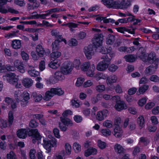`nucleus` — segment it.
<instances>
[{"label": "nucleus", "instance_id": "obj_1", "mask_svg": "<svg viewBox=\"0 0 159 159\" xmlns=\"http://www.w3.org/2000/svg\"><path fill=\"white\" fill-rule=\"evenodd\" d=\"M101 59L102 60L97 64L96 69L98 71H104L108 69L111 59L107 55L102 56Z\"/></svg>", "mask_w": 159, "mask_h": 159}, {"label": "nucleus", "instance_id": "obj_2", "mask_svg": "<svg viewBox=\"0 0 159 159\" xmlns=\"http://www.w3.org/2000/svg\"><path fill=\"white\" fill-rule=\"evenodd\" d=\"M6 76L7 77L8 82L14 86L16 88H20L22 87V84L19 80L18 76L15 74L11 73L7 74Z\"/></svg>", "mask_w": 159, "mask_h": 159}, {"label": "nucleus", "instance_id": "obj_3", "mask_svg": "<svg viewBox=\"0 0 159 159\" xmlns=\"http://www.w3.org/2000/svg\"><path fill=\"white\" fill-rule=\"evenodd\" d=\"M50 140L46 138H43V143H42L43 147L47 150L49 151L51 150L52 147H57V140L53 136Z\"/></svg>", "mask_w": 159, "mask_h": 159}, {"label": "nucleus", "instance_id": "obj_4", "mask_svg": "<svg viewBox=\"0 0 159 159\" xmlns=\"http://www.w3.org/2000/svg\"><path fill=\"white\" fill-rule=\"evenodd\" d=\"M73 69L72 62L70 61H66L63 63L60 70L63 74L67 75L71 73Z\"/></svg>", "mask_w": 159, "mask_h": 159}, {"label": "nucleus", "instance_id": "obj_5", "mask_svg": "<svg viewBox=\"0 0 159 159\" xmlns=\"http://www.w3.org/2000/svg\"><path fill=\"white\" fill-rule=\"evenodd\" d=\"M131 0H116V9L127 8L131 5Z\"/></svg>", "mask_w": 159, "mask_h": 159}, {"label": "nucleus", "instance_id": "obj_6", "mask_svg": "<svg viewBox=\"0 0 159 159\" xmlns=\"http://www.w3.org/2000/svg\"><path fill=\"white\" fill-rule=\"evenodd\" d=\"M37 53L39 57H43L44 55L47 56L50 53V51L48 48L44 49L41 45H37L36 48Z\"/></svg>", "mask_w": 159, "mask_h": 159}, {"label": "nucleus", "instance_id": "obj_7", "mask_svg": "<svg viewBox=\"0 0 159 159\" xmlns=\"http://www.w3.org/2000/svg\"><path fill=\"white\" fill-rule=\"evenodd\" d=\"M103 36L102 34L96 35L93 39L92 41L93 45L97 48L102 45V43Z\"/></svg>", "mask_w": 159, "mask_h": 159}, {"label": "nucleus", "instance_id": "obj_8", "mask_svg": "<svg viewBox=\"0 0 159 159\" xmlns=\"http://www.w3.org/2000/svg\"><path fill=\"white\" fill-rule=\"evenodd\" d=\"M29 135L30 136H32L34 138L32 141L34 143L36 142V140H40L42 138L38 132V130L37 129L30 130L29 131Z\"/></svg>", "mask_w": 159, "mask_h": 159}, {"label": "nucleus", "instance_id": "obj_9", "mask_svg": "<svg viewBox=\"0 0 159 159\" xmlns=\"http://www.w3.org/2000/svg\"><path fill=\"white\" fill-rule=\"evenodd\" d=\"M114 107L117 111H120L127 108V105L123 101H119L116 102Z\"/></svg>", "mask_w": 159, "mask_h": 159}, {"label": "nucleus", "instance_id": "obj_10", "mask_svg": "<svg viewBox=\"0 0 159 159\" xmlns=\"http://www.w3.org/2000/svg\"><path fill=\"white\" fill-rule=\"evenodd\" d=\"M84 52L87 59H91L92 56L94 54V51L92 46H89L85 47L84 49Z\"/></svg>", "mask_w": 159, "mask_h": 159}, {"label": "nucleus", "instance_id": "obj_11", "mask_svg": "<svg viewBox=\"0 0 159 159\" xmlns=\"http://www.w3.org/2000/svg\"><path fill=\"white\" fill-rule=\"evenodd\" d=\"M108 112L106 110H103L97 112L96 116L97 119L99 121H102L108 115Z\"/></svg>", "mask_w": 159, "mask_h": 159}, {"label": "nucleus", "instance_id": "obj_12", "mask_svg": "<svg viewBox=\"0 0 159 159\" xmlns=\"http://www.w3.org/2000/svg\"><path fill=\"white\" fill-rule=\"evenodd\" d=\"M113 134L116 138L120 139L123 135V130L120 126H115Z\"/></svg>", "mask_w": 159, "mask_h": 159}, {"label": "nucleus", "instance_id": "obj_13", "mask_svg": "<svg viewBox=\"0 0 159 159\" xmlns=\"http://www.w3.org/2000/svg\"><path fill=\"white\" fill-rule=\"evenodd\" d=\"M102 3L108 8L116 9V1L114 0H102Z\"/></svg>", "mask_w": 159, "mask_h": 159}, {"label": "nucleus", "instance_id": "obj_14", "mask_svg": "<svg viewBox=\"0 0 159 159\" xmlns=\"http://www.w3.org/2000/svg\"><path fill=\"white\" fill-rule=\"evenodd\" d=\"M22 101L21 102V106L23 107H25L27 105L28 101L30 99V94L26 91L22 92Z\"/></svg>", "mask_w": 159, "mask_h": 159}, {"label": "nucleus", "instance_id": "obj_15", "mask_svg": "<svg viewBox=\"0 0 159 159\" xmlns=\"http://www.w3.org/2000/svg\"><path fill=\"white\" fill-rule=\"evenodd\" d=\"M157 67V64H152L146 69L145 71V74L147 75H149L153 74L156 71Z\"/></svg>", "mask_w": 159, "mask_h": 159}, {"label": "nucleus", "instance_id": "obj_16", "mask_svg": "<svg viewBox=\"0 0 159 159\" xmlns=\"http://www.w3.org/2000/svg\"><path fill=\"white\" fill-rule=\"evenodd\" d=\"M11 46L12 48L15 49H19L22 46L21 41L18 39H14L12 41Z\"/></svg>", "mask_w": 159, "mask_h": 159}, {"label": "nucleus", "instance_id": "obj_17", "mask_svg": "<svg viewBox=\"0 0 159 159\" xmlns=\"http://www.w3.org/2000/svg\"><path fill=\"white\" fill-rule=\"evenodd\" d=\"M22 84L25 88H29L32 86L33 81L31 79L26 78L22 79Z\"/></svg>", "mask_w": 159, "mask_h": 159}, {"label": "nucleus", "instance_id": "obj_18", "mask_svg": "<svg viewBox=\"0 0 159 159\" xmlns=\"http://www.w3.org/2000/svg\"><path fill=\"white\" fill-rule=\"evenodd\" d=\"M97 152V149L93 147H90L85 151L84 155L86 157H88L91 155L96 154Z\"/></svg>", "mask_w": 159, "mask_h": 159}, {"label": "nucleus", "instance_id": "obj_19", "mask_svg": "<svg viewBox=\"0 0 159 159\" xmlns=\"http://www.w3.org/2000/svg\"><path fill=\"white\" fill-rule=\"evenodd\" d=\"M31 98L35 102H39L42 100L43 97L41 94L34 92L32 93Z\"/></svg>", "mask_w": 159, "mask_h": 159}, {"label": "nucleus", "instance_id": "obj_20", "mask_svg": "<svg viewBox=\"0 0 159 159\" xmlns=\"http://www.w3.org/2000/svg\"><path fill=\"white\" fill-rule=\"evenodd\" d=\"M61 65L60 61L59 60H54L51 61L48 64L49 67L54 69L58 68Z\"/></svg>", "mask_w": 159, "mask_h": 159}, {"label": "nucleus", "instance_id": "obj_21", "mask_svg": "<svg viewBox=\"0 0 159 159\" xmlns=\"http://www.w3.org/2000/svg\"><path fill=\"white\" fill-rule=\"evenodd\" d=\"M137 123L139 128L141 129L145 126V119L143 115H140L137 118Z\"/></svg>", "mask_w": 159, "mask_h": 159}, {"label": "nucleus", "instance_id": "obj_22", "mask_svg": "<svg viewBox=\"0 0 159 159\" xmlns=\"http://www.w3.org/2000/svg\"><path fill=\"white\" fill-rule=\"evenodd\" d=\"M65 74L60 70L59 71H56L54 74V78L57 81H61L64 80L65 77Z\"/></svg>", "mask_w": 159, "mask_h": 159}, {"label": "nucleus", "instance_id": "obj_23", "mask_svg": "<svg viewBox=\"0 0 159 159\" xmlns=\"http://www.w3.org/2000/svg\"><path fill=\"white\" fill-rule=\"evenodd\" d=\"M147 60L150 63L154 62V64H157L158 62V59L156 58L155 54L154 53H151L148 55V57H147Z\"/></svg>", "mask_w": 159, "mask_h": 159}, {"label": "nucleus", "instance_id": "obj_24", "mask_svg": "<svg viewBox=\"0 0 159 159\" xmlns=\"http://www.w3.org/2000/svg\"><path fill=\"white\" fill-rule=\"evenodd\" d=\"M22 92L19 90H18L15 92L14 97L15 100L17 103L20 102L21 105L22 101Z\"/></svg>", "mask_w": 159, "mask_h": 159}, {"label": "nucleus", "instance_id": "obj_25", "mask_svg": "<svg viewBox=\"0 0 159 159\" xmlns=\"http://www.w3.org/2000/svg\"><path fill=\"white\" fill-rule=\"evenodd\" d=\"M149 86L148 85L145 84L140 87L136 94L138 95L143 94L148 89Z\"/></svg>", "mask_w": 159, "mask_h": 159}, {"label": "nucleus", "instance_id": "obj_26", "mask_svg": "<svg viewBox=\"0 0 159 159\" xmlns=\"http://www.w3.org/2000/svg\"><path fill=\"white\" fill-rule=\"evenodd\" d=\"M116 29L118 32L121 33H124L125 31L128 32V33L131 34H134L135 33V29H133L131 30L127 29L125 27H121L116 28Z\"/></svg>", "mask_w": 159, "mask_h": 159}, {"label": "nucleus", "instance_id": "obj_27", "mask_svg": "<svg viewBox=\"0 0 159 159\" xmlns=\"http://www.w3.org/2000/svg\"><path fill=\"white\" fill-rule=\"evenodd\" d=\"M95 70V66L94 64H92L89 69L86 71V75L88 76L93 77L95 74L94 71Z\"/></svg>", "mask_w": 159, "mask_h": 159}, {"label": "nucleus", "instance_id": "obj_28", "mask_svg": "<svg viewBox=\"0 0 159 159\" xmlns=\"http://www.w3.org/2000/svg\"><path fill=\"white\" fill-rule=\"evenodd\" d=\"M138 55L143 61H147V56L145 53V51L143 48H141L139 49V52L138 53Z\"/></svg>", "mask_w": 159, "mask_h": 159}, {"label": "nucleus", "instance_id": "obj_29", "mask_svg": "<svg viewBox=\"0 0 159 159\" xmlns=\"http://www.w3.org/2000/svg\"><path fill=\"white\" fill-rule=\"evenodd\" d=\"M29 67L30 69L28 70V73L30 76L35 77L39 75V71L32 68V67L30 66H29Z\"/></svg>", "mask_w": 159, "mask_h": 159}, {"label": "nucleus", "instance_id": "obj_30", "mask_svg": "<svg viewBox=\"0 0 159 159\" xmlns=\"http://www.w3.org/2000/svg\"><path fill=\"white\" fill-rule=\"evenodd\" d=\"M112 134L111 130L108 129L104 128L100 130V134L102 136L107 137L110 136Z\"/></svg>", "mask_w": 159, "mask_h": 159}, {"label": "nucleus", "instance_id": "obj_31", "mask_svg": "<svg viewBox=\"0 0 159 159\" xmlns=\"http://www.w3.org/2000/svg\"><path fill=\"white\" fill-rule=\"evenodd\" d=\"M27 131L25 129H21L17 132V136L21 139H25L27 136Z\"/></svg>", "mask_w": 159, "mask_h": 159}, {"label": "nucleus", "instance_id": "obj_32", "mask_svg": "<svg viewBox=\"0 0 159 159\" xmlns=\"http://www.w3.org/2000/svg\"><path fill=\"white\" fill-rule=\"evenodd\" d=\"M53 91L52 88H51L50 90L47 91L45 93V95L43 97V99L46 101L49 100L54 95Z\"/></svg>", "mask_w": 159, "mask_h": 159}, {"label": "nucleus", "instance_id": "obj_33", "mask_svg": "<svg viewBox=\"0 0 159 159\" xmlns=\"http://www.w3.org/2000/svg\"><path fill=\"white\" fill-rule=\"evenodd\" d=\"M60 119L62 123L67 126H71L73 125L72 121L70 119L68 118H64L62 117H60Z\"/></svg>", "mask_w": 159, "mask_h": 159}, {"label": "nucleus", "instance_id": "obj_34", "mask_svg": "<svg viewBox=\"0 0 159 159\" xmlns=\"http://www.w3.org/2000/svg\"><path fill=\"white\" fill-rule=\"evenodd\" d=\"M114 148L115 152L119 154L123 153L125 151V149L123 147L118 143L115 144Z\"/></svg>", "mask_w": 159, "mask_h": 159}, {"label": "nucleus", "instance_id": "obj_35", "mask_svg": "<svg viewBox=\"0 0 159 159\" xmlns=\"http://www.w3.org/2000/svg\"><path fill=\"white\" fill-rule=\"evenodd\" d=\"M6 69L8 70L9 71H13L16 70L15 67L11 66H8L6 67L4 65H2V63L0 62V70L1 72H4Z\"/></svg>", "mask_w": 159, "mask_h": 159}, {"label": "nucleus", "instance_id": "obj_36", "mask_svg": "<svg viewBox=\"0 0 159 159\" xmlns=\"http://www.w3.org/2000/svg\"><path fill=\"white\" fill-rule=\"evenodd\" d=\"M117 80V76L115 75H113L110 77H107L106 82L107 84H111L115 83L116 81Z\"/></svg>", "mask_w": 159, "mask_h": 159}, {"label": "nucleus", "instance_id": "obj_37", "mask_svg": "<svg viewBox=\"0 0 159 159\" xmlns=\"http://www.w3.org/2000/svg\"><path fill=\"white\" fill-rule=\"evenodd\" d=\"M115 40V36L113 35L109 34L106 39V43L108 45H111Z\"/></svg>", "mask_w": 159, "mask_h": 159}, {"label": "nucleus", "instance_id": "obj_38", "mask_svg": "<svg viewBox=\"0 0 159 159\" xmlns=\"http://www.w3.org/2000/svg\"><path fill=\"white\" fill-rule=\"evenodd\" d=\"M64 148L66 153V155H70L71 153V147L70 144L68 143H65Z\"/></svg>", "mask_w": 159, "mask_h": 159}, {"label": "nucleus", "instance_id": "obj_39", "mask_svg": "<svg viewBox=\"0 0 159 159\" xmlns=\"http://www.w3.org/2000/svg\"><path fill=\"white\" fill-rule=\"evenodd\" d=\"M125 60L128 62H133L136 60L135 56L132 54H128L124 57Z\"/></svg>", "mask_w": 159, "mask_h": 159}, {"label": "nucleus", "instance_id": "obj_40", "mask_svg": "<svg viewBox=\"0 0 159 159\" xmlns=\"http://www.w3.org/2000/svg\"><path fill=\"white\" fill-rule=\"evenodd\" d=\"M73 148L75 152L76 153H79L81 151V145L77 142H75L73 143Z\"/></svg>", "mask_w": 159, "mask_h": 159}, {"label": "nucleus", "instance_id": "obj_41", "mask_svg": "<svg viewBox=\"0 0 159 159\" xmlns=\"http://www.w3.org/2000/svg\"><path fill=\"white\" fill-rule=\"evenodd\" d=\"M103 127L107 128H111L113 126V123L111 120H107L102 123Z\"/></svg>", "mask_w": 159, "mask_h": 159}, {"label": "nucleus", "instance_id": "obj_42", "mask_svg": "<svg viewBox=\"0 0 159 159\" xmlns=\"http://www.w3.org/2000/svg\"><path fill=\"white\" fill-rule=\"evenodd\" d=\"M95 77L97 80H99L102 79L107 80V76L106 74L99 72L96 74Z\"/></svg>", "mask_w": 159, "mask_h": 159}, {"label": "nucleus", "instance_id": "obj_43", "mask_svg": "<svg viewBox=\"0 0 159 159\" xmlns=\"http://www.w3.org/2000/svg\"><path fill=\"white\" fill-rule=\"evenodd\" d=\"M52 90L54 92V95H61L64 93L63 91L59 88H52Z\"/></svg>", "mask_w": 159, "mask_h": 159}, {"label": "nucleus", "instance_id": "obj_44", "mask_svg": "<svg viewBox=\"0 0 159 159\" xmlns=\"http://www.w3.org/2000/svg\"><path fill=\"white\" fill-rule=\"evenodd\" d=\"M59 41L58 40H55L52 43V50H57L60 48Z\"/></svg>", "mask_w": 159, "mask_h": 159}, {"label": "nucleus", "instance_id": "obj_45", "mask_svg": "<svg viewBox=\"0 0 159 159\" xmlns=\"http://www.w3.org/2000/svg\"><path fill=\"white\" fill-rule=\"evenodd\" d=\"M91 65L89 62H85L81 66V69L82 70L86 71L90 68Z\"/></svg>", "mask_w": 159, "mask_h": 159}, {"label": "nucleus", "instance_id": "obj_46", "mask_svg": "<svg viewBox=\"0 0 159 159\" xmlns=\"http://www.w3.org/2000/svg\"><path fill=\"white\" fill-rule=\"evenodd\" d=\"M61 52L59 51L52 52L50 55V57L53 59H56L59 58L61 55Z\"/></svg>", "mask_w": 159, "mask_h": 159}, {"label": "nucleus", "instance_id": "obj_47", "mask_svg": "<svg viewBox=\"0 0 159 159\" xmlns=\"http://www.w3.org/2000/svg\"><path fill=\"white\" fill-rule=\"evenodd\" d=\"M71 105L73 107L77 108L80 107V103L78 100L73 99L70 101Z\"/></svg>", "mask_w": 159, "mask_h": 159}, {"label": "nucleus", "instance_id": "obj_48", "mask_svg": "<svg viewBox=\"0 0 159 159\" xmlns=\"http://www.w3.org/2000/svg\"><path fill=\"white\" fill-rule=\"evenodd\" d=\"M118 68L119 67L117 66L112 64L110 65H109L108 68L109 71L111 72H114L118 70Z\"/></svg>", "mask_w": 159, "mask_h": 159}, {"label": "nucleus", "instance_id": "obj_49", "mask_svg": "<svg viewBox=\"0 0 159 159\" xmlns=\"http://www.w3.org/2000/svg\"><path fill=\"white\" fill-rule=\"evenodd\" d=\"M14 121V116L11 111H10L8 113V121L9 125H12Z\"/></svg>", "mask_w": 159, "mask_h": 159}, {"label": "nucleus", "instance_id": "obj_50", "mask_svg": "<svg viewBox=\"0 0 159 159\" xmlns=\"http://www.w3.org/2000/svg\"><path fill=\"white\" fill-rule=\"evenodd\" d=\"M51 34L52 36H54L58 39H61V35L60 34V32L57 30L53 29L51 31Z\"/></svg>", "mask_w": 159, "mask_h": 159}, {"label": "nucleus", "instance_id": "obj_51", "mask_svg": "<svg viewBox=\"0 0 159 159\" xmlns=\"http://www.w3.org/2000/svg\"><path fill=\"white\" fill-rule=\"evenodd\" d=\"M52 132L55 137L58 139H60L61 138L59 130L57 128H54L52 130Z\"/></svg>", "mask_w": 159, "mask_h": 159}, {"label": "nucleus", "instance_id": "obj_52", "mask_svg": "<svg viewBox=\"0 0 159 159\" xmlns=\"http://www.w3.org/2000/svg\"><path fill=\"white\" fill-rule=\"evenodd\" d=\"M26 18L28 20L39 19V14L36 12L31 13L29 16L27 17Z\"/></svg>", "mask_w": 159, "mask_h": 159}, {"label": "nucleus", "instance_id": "obj_53", "mask_svg": "<svg viewBox=\"0 0 159 159\" xmlns=\"http://www.w3.org/2000/svg\"><path fill=\"white\" fill-rule=\"evenodd\" d=\"M16 34L15 32H13L11 33L5 34L4 35V37L7 39H11L16 36Z\"/></svg>", "mask_w": 159, "mask_h": 159}, {"label": "nucleus", "instance_id": "obj_54", "mask_svg": "<svg viewBox=\"0 0 159 159\" xmlns=\"http://www.w3.org/2000/svg\"><path fill=\"white\" fill-rule=\"evenodd\" d=\"M98 145L100 148L103 149L106 148L107 144L105 142L100 140H98Z\"/></svg>", "mask_w": 159, "mask_h": 159}, {"label": "nucleus", "instance_id": "obj_55", "mask_svg": "<svg viewBox=\"0 0 159 159\" xmlns=\"http://www.w3.org/2000/svg\"><path fill=\"white\" fill-rule=\"evenodd\" d=\"M84 81V78L82 77L78 78L75 84V86L78 87L81 86Z\"/></svg>", "mask_w": 159, "mask_h": 159}, {"label": "nucleus", "instance_id": "obj_56", "mask_svg": "<svg viewBox=\"0 0 159 159\" xmlns=\"http://www.w3.org/2000/svg\"><path fill=\"white\" fill-rule=\"evenodd\" d=\"M6 156L7 159H16V155L12 151L7 153Z\"/></svg>", "mask_w": 159, "mask_h": 159}, {"label": "nucleus", "instance_id": "obj_57", "mask_svg": "<svg viewBox=\"0 0 159 159\" xmlns=\"http://www.w3.org/2000/svg\"><path fill=\"white\" fill-rule=\"evenodd\" d=\"M136 128V125L134 122H131L129 123L128 128L129 131H132L134 130Z\"/></svg>", "mask_w": 159, "mask_h": 159}, {"label": "nucleus", "instance_id": "obj_58", "mask_svg": "<svg viewBox=\"0 0 159 159\" xmlns=\"http://www.w3.org/2000/svg\"><path fill=\"white\" fill-rule=\"evenodd\" d=\"M147 99L146 98H143L139 99L138 102V103L139 106H143L146 102Z\"/></svg>", "mask_w": 159, "mask_h": 159}, {"label": "nucleus", "instance_id": "obj_59", "mask_svg": "<svg viewBox=\"0 0 159 159\" xmlns=\"http://www.w3.org/2000/svg\"><path fill=\"white\" fill-rule=\"evenodd\" d=\"M121 122V118L119 116H117L114 119V123L115 126H120Z\"/></svg>", "mask_w": 159, "mask_h": 159}, {"label": "nucleus", "instance_id": "obj_60", "mask_svg": "<svg viewBox=\"0 0 159 159\" xmlns=\"http://www.w3.org/2000/svg\"><path fill=\"white\" fill-rule=\"evenodd\" d=\"M73 67L74 66L77 69H79V66L80 64V61L79 59H76L72 63Z\"/></svg>", "mask_w": 159, "mask_h": 159}, {"label": "nucleus", "instance_id": "obj_61", "mask_svg": "<svg viewBox=\"0 0 159 159\" xmlns=\"http://www.w3.org/2000/svg\"><path fill=\"white\" fill-rule=\"evenodd\" d=\"M96 90L99 92H102L105 90V87L104 85L101 84L97 86L96 88Z\"/></svg>", "mask_w": 159, "mask_h": 159}, {"label": "nucleus", "instance_id": "obj_62", "mask_svg": "<svg viewBox=\"0 0 159 159\" xmlns=\"http://www.w3.org/2000/svg\"><path fill=\"white\" fill-rule=\"evenodd\" d=\"M139 143H143L145 145H147L149 143L148 139L146 138L141 137L139 139Z\"/></svg>", "mask_w": 159, "mask_h": 159}, {"label": "nucleus", "instance_id": "obj_63", "mask_svg": "<svg viewBox=\"0 0 159 159\" xmlns=\"http://www.w3.org/2000/svg\"><path fill=\"white\" fill-rule=\"evenodd\" d=\"M78 42L75 39H72L68 42V44L70 46H75L77 45Z\"/></svg>", "mask_w": 159, "mask_h": 159}, {"label": "nucleus", "instance_id": "obj_64", "mask_svg": "<svg viewBox=\"0 0 159 159\" xmlns=\"http://www.w3.org/2000/svg\"><path fill=\"white\" fill-rule=\"evenodd\" d=\"M149 80L150 81L153 82H159V77L155 75H151L149 78Z\"/></svg>", "mask_w": 159, "mask_h": 159}]
</instances>
